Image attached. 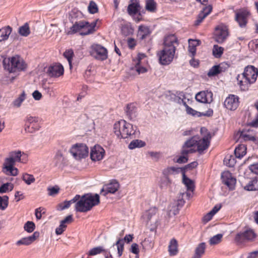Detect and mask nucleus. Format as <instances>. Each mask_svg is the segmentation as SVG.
Wrapping results in <instances>:
<instances>
[{
  "instance_id": "obj_24",
  "label": "nucleus",
  "mask_w": 258,
  "mask_h": 258,
  "mask_svg": "<svg viewBox=\"0 0 258 258\" xmlns=\"http://www.w3.org/2000/svg\"><path fill=\"white\" fill-rule=\"evenodd\" d=\"M201 44V41L199 40L191 39L188 40V51L189 55L191 57H194L196 54L197 47Z\"/></svg>"
},
{
  "instance_id": "obj_11",
  "label": "nucleus",
  "mask_w": 258,
  "mask_h": 258,
  "mask_svg": "<svg viewBox=\"0 0 258 258\" xmlns=\"http://www.w3.org/2000/svg\"><path fill=\"white\" fill-rule=\"evenodd\" d=\"M40 123L37 117L27 115L25 119L24 129L26 132L33 133L40 128Z\"/></svg>"
},
{
  "instance_id": "obj_8",
  "label": "nucleus",
  "mask_w": 258,
  "mask_h": 258,
  "mask_svg": "<svg viewBox=\"0 0 258 258\" xmlns=\"http://www.w3.org/2000/svg\"><path fill=\"white\" fill-rule=\"evenodd\" d=\"M27 68V64L19 55H15L9 58V63L5 69L10 73H15L24 71Z\"/></svg>"
},
{
  "instance_id": "obj_17",
  "label": "nucleus",
  "mask_w": 258,
  "mask_h": 258,
  "mask_svg": "<svg viewBox=\"0 0 258 258\" xmlns=\"http://www.w3.org/2000/svg\"><path fill=\"white\" fill-rule=\"evenodd\" d=\"M64 73V69L60 63H54L50 66L47 70V74L50 77L57 78L62 76Z\"/></svg>"
},
{
  "instance_id": "obj_56",
  "label": "nucleus",
  "mask_w": 258,
  "mask_h": 258,
  "mask_svg": "<svg viewBox=\"0 0 258 258\" xmlns=\"http://www.w3.org/2000/svg\"><path fill=\"white\" fill-rule=\"evenodd\" d=\"M212 9V6L211 5H208L205 6V7L203 9L201 13H203V14L207 17L211 13Z\"/></svg>"
},
{
  "instance_id": "obj_32",
  "label": "nucleus",
  "mask_w": 258,
  "mask_h": 258,
  "mask_svg": "<svg viewBox=\"0 0 258 258\" xmlns=\"http://www.w3.org/2000/svg\"><path fill=\"white\" fill-rule=\"evenodd\" d=\"M126 113L130 119H133L136 116L137 107L133 103H131L127 105Z\"/></svg>"
},
{
  "instance_id": "obj_52",
  "label": "nucleus",
  "mask_w": 258,
  "mask_h": 258,
  "mask_svg": "<svg viewBox=\"0 0 258 258\" xmlns=\"http://www.w3.org/2000/svg\"><path fill=\"white\" fill-rule=\"evenodd\" d=\"M158 212V209L156 207H152L145 212V216L148 220H150L153 216L155 215Z\"/></svg>"
},
{
  "instance_id": "obj_55",
  "label": "nucleus",
  "mask_w": 258,
  "mask_h": 258,
  "mask_svg": "<svg viewBox=\"0 0 258 258\" xmlns=\"http://www.w3.org/2000/svg\"><path fill=\"white\" fill-rule=\"evenodd\" d=\"M186 113L188 114L191 115L192 116H201L202 114L201 112H198L194 109H192L191 107H189V106H187V109L185 110Z\"/></svg>"
},
{
  "instance_id": "obj_54",
  "label": "nucleus",
  "mask_w": 258,
  "mask_h": 258,
  "mask_svg": "<svg viewBox=\"0 0 258 258\" xmlns=\"http://www.w3.org/2000/svg\"><path fill=\"white\" fill-rule=\"evenodd\" d=\"M45 213V209L42 207H39L35 209V215L37 220L41 218L42 215Z\"/></svg>"
},
{
  "instance_id": "obj_46",
  "label": "nucleus",
  "mask_w": 258,
  "mask_h": 258,
  "mask_svg": "<svg viewBox=\"0 0 258 258\" xmlns=\"http://www.w3.org/2000/svg\"><path fill=\"white\" fill-rule=\"evenodd\" d=\"M9 204V197L7 196H0V209L5 210L7 209Z\"/></svg>"
},
{
  "instance_id": "obj_20",
  "label": "nucleus",
  "mask_w": 258,
  "mask_h": 258,
  "mask_svg": "<svg viewBox=\"0 0 258 258\" xmlns=\"http://www.w3.org/2000/svg\"><path fill=\"white\" fill-rule=\"evenodd\" d=\"M104 155V149L99 145H95L91 150L90 157L93 161H100L103 158Z\"/></svg>"
},
{
  "instance_id": "obj_39",
  "label": "nucleus",
  "mask_w": 258,
  "mask_h": 258,
  "mask_svg": "<svg viewBox=\"0 0 258 258\" xmlns=\"http://www.w3.org/2000/svg\"><path fill=\"white\" fill-rule=\"evenodd\" d=\"M105 251V249L104 248V247L103 246H99L91 249L87 253V254L89 256H94L98 254H100Z\"/></svg>"
},
{
  "instance_id": "obj_60",
  "label": "nucleus",
  "mask_w": 258,
  "mask_h": 258,
  "mask_svg": "<svg viewBox=\"0 0 258 258\" xmlns=\"http://www.w3.org/2000/svg\"><path fill=\"white\" fill-rule=\"evenodd\" d=\"M73 221V216L72 215L67 216L64 220H62L60 223L63 225H67L70 224Z\"/></svg>"
},
{
  "instance_id": "obj_36",
  "label": "nucleus",
  "mask_w": 258,
  "mask_h": 258,
  "mask_svg": "<svg viewBox=\"0 0 258 258\" xmlns=\"http://www.w3.org/2000/svg\"><path fill=\"white\" fill-rule=\"evenodd\" d=\"M18 32L22 36L27 37L30 34V29L28 23H25L19 28Z\"/></svg>"
},
{
  "instance_id": "obj_40",
  "label": "nucleus",
  "mask_w": 258,
  "mask_h": 258,
  "mask_svg": "<svg viewBox=\"0 0 258 258\" xmlns=\"http://www.w3.org/2000/svg\"><path fill=\"white\" fill-rule=\"evenodd\" d=\"M26 94L25 91L19 95V96L13 101V105L14 106L19 107L21 106L22 103L25 100Z\"/></svg>"
},
{
  "instance_id": "obj_7",
  "label": "nucleus",
  "mask_w": 258,
  "mask_h": 258,
  "mask_svg": "<svg viewBox=\"0 0 258 258\" xmlns=\"http://www.w3.org/2000/svg\"><path fill=\"white\" fill-rule=\"evenodd\" d=\"M21 153L20 151L12 152L10 153L9 158H6L4 168L6 174L16 176L18 174V170L14 166L16 162H21Z\"/></svg>"
},
{
  "instance_id": "obj_3",
  "label": "nucleus",
  "mask_w": 258,
  "mask_h": 258,
  "mask_svg": "<svg viewBox=\"0 0 258 258\" xmlns=\"http://www.w3.org/2000/svg\"><path fill=\"white\" fill-rule=\"evenodd\" d=\"M258 75V70L253 66H247L242 74V79L240 75L237 77L238 85L241 90L247 91L250 85L253 84L256 80Z\"/></svg>"
},
{
  "instance_id": "obj_12",
  "label": "nucleus",
  "mask_w": 258,
  "mask_h": 258,
  "mask_svg": "<svg viewBox=\"0 0 258 258\" xmlns=\"http://www.w3.org/2000/svg\"><path fill=\"white\" fill-rule=\"evenodd\" d=\"M229 34L227 26L222 24L215 28L214 39L218 43H222L226 40Z\"/></svg>"
},
{
  "instance_id": "obj_10",
  "label": "nucleus",
  "mask_w": 258,
  "mask_h": 258,
  "mask_svg": "<svg viewBox=\"0 0 258 258\" xmlns=\"http://www.w3.org/2000/svg\"><path fill=\"white\" fill-rule=\"evenodd\" d=\"M90 55L97 60L103 61L108 57L107 49L98 44H93L90 47Z\"/></svg>"
},
{
  "instance_id": "obj_35",
  "label": "nucleus",
  "mask_w": 258,
  "mask_h": 258,
  "mask_svg": "<svg viewBox=\"0 0 258 258\" xmlns=\"http://www.w3.org/2000/svg\"><path fill=\"white\" fill-rule=\"evenodd\" d=\"M182 180L186 187L187 190L192 192L195 188L194 183L190 179L186 176L184 173L182 174Z\"/></svg>"
},
{
  "instance_id": "obj_38",
  "label": "nucleus",
  "mask_w": 258,
  "mask_h": 258,
  "mask_svg": "<svg viewBox=\"0 0 258 258\" xmlns=\"http://www.w3.org/2000/svg\"><path fill=\"white\" fill-rule=\"evenodd\" d=\"M157 4L154 0H146V9L150 12H154L156 10Z\"/></svg>"
},
{
  "instance_id": "obj_1",
  "label": "nucleus",
  "mask_w": 258,
  "mask_h": 258,
  "mask_svg": "<svg viewBox=\"0 0 258 258\" xmlns=\"http://www.w3.org/2000/svg\"><path fill=\"white\" fill-rule=\"evenodd\" d=\"M211 135L208 132L202 138L195 136L187 140L182 147L181 154H182L177 159L176 162L178 163H184L187 162L188 158L187 155L198 152L202 154L203 151L207 150L210 144Z\"/></svg>"
},
{
  "instance_id": "obj_45",
  "label": "nucleus",
  "mask_w": 258,
  "mask_h": 258,
  "mask_svg": "<svg viewBox=\"0 0 258 258\" xmlns=\"http://www.w3.org/2000/svg\"><path fill=\"white\" fill-rule=\"evenodd\" d=\"M22 179L28 185H30L35 181V178L34 176L28 173L23 174L22 176Z\"/></svg>"
},
{
  "instance_id": "obj_31",
  "label": "nucleus",
  "mask_w": 258,
  "mask_h": 258,
  "mask_svg": "<svg viewBox=\"0 0 258 258\" xmlns=\"http://www.w3.org/2000/svg\"><path fill=\"white\" fill-rule=\"evenodd\" d=\"M246 146L243 144L239 145L234 150L235 157L241 159L246 153Z\"/></svg>"
},
{
  "instance_id": "obj_26",
  "label": "nucleus",
  "mask_w": 258,
  "mask_h": 258,
  "mask_svg": "<svg viewBox=\"0 0 258 258\" xmlns=\"http://www.w3.org/2000/svg\"><path fill=\"white\" fill-rule=\"evenodd\" d=\"M168 252L170 256H174L178 252V242L175 238L170 240L168 245Z\"/></svg>"
},
{
  "instance_id": "obj_6",
  "label": "nucleus",
  "mask_w": 258,
  "mask_h": 258,
  "mask_svg": "<svg viewBox=\"0 0 258 258\" xmlns=\"http://www.w3.org/2000/svg\"><path fill=\"white\" fill-rule=\"evenodd\" d=\"M114 132L119 139L132 138L135 134L133 125L124 120L115 123L113 126Z\"/></svg>"
},
{
  "instance_id": "obj_37",
  "label": "nucleus",
  "mask_w": 258,
  "mask_h": 258,
  "mask_svg": "<svg viewBox=\"0 0 258 258\" xmlns=\"http://www.w3.org/2000/svg\"><path fill=\"white\" fill-rule=\"evenodd\" d=\"M113 246H116L117 250L118 256H121L123 252L124 249V243L123 240L118 238L116 242L113 244Z\"/></svg>"
},
{
  "instance_id": "obj_58",
  "label": "nucleus",
  "mask_w": 258,
  "mask_h": 258,
  "mask_svg": "<svg viewBox=\"0 0 258 258\" xmlns=\"http://www.w3.org/2000/svg\"><path fill=\"white\" fill-rule=\"evenodd\" d=\"M67 227V225H63L60 223L59 226L55 229V233L57 235L61 234L66 230Z\"/></svg>"
},
{
  "instance_id": "obj_27",
  "label": "nucleus",
  "mask_w": 258,
  "mask_h": 258,
  "mask_svg": "<svg viewBox=\"0 0 258 258\" xmlns=\"http://www.w3.org/2000/svg\"><path fill=\"white\" fill-rule=\"evenodd\" d=\"M146 56L144 54H139L137 57L138 62L136 64V71L139 74H143L147 72V69L141 65V60L145 58Z\"/></svg>"
},
{
  "instance_id": "obj_21",
  "label": "nucleus",
  "mask_w": 258,
  "mask_h": 258,
  "mask_svg": "<svg viewBox=\"0 0 258 258\" xmlns=\"http://www.w3.org/2000/svg\"><path fill=\"white\" fill-rule=\"evenodd\" d=\"M141 6L138 0H130V4L127 9L128 14L131 16L137 14L141 10Z\"/></svg>"
},
{
  "instance_id": "obj_28",
  "label": "nucleus",
  "mask_w": 258,
  "mask_h": 258,
  "mask_svg": "<svg viewBox=\"0 0 258 258\" xmlns=\"http://www.w3.org/2000/svg\"><path fill=\"white\" fill-rule=\"evenodd\" d=\"M12 31V28L7 26L0 29V42L7 40Z\"/></svg>"
},
{
  "instance_id": "obj_44",
  "label": "nucleus",
  "mask_w": 258,
  "mask_h": 258,
  "mask_svg": "<svg viewBox=\"0 0 258 258\" xmlns=\"http://www.w3.org/2000/svg\"><path fill=\"white\" fill-rule=\"evenodd\" d=\"M88 10L89 13L94 14L98 12V7L96 3L91 1L90 2L88 7Z\"/></svg>"
},
{
  "instance_id": "obj_2",
  "label": "nucleus",
  "mask_w": 258,
  "mask_h": 258,
  "mask_svg": "<svg viewBox=\"0 0 258 258\" xmlns=\"http://www.w3.org/2000/svg\"><path fill=\"white\" fill-rule=\"evenodd\" d=\"M178 44V39L174 34H170L165 37L163 48L157 53L160 64L166 66L173 61Z\"/></svg>"
},
{
  "instance_id": "obj_13",
  "label": "nucleus",
  "mask_w": 258,
  "mask_h": 258,
  "mask_svg": "<svg viewBox=\"0 0 258 258\" xmlns=\"http://www.w3.org/2000/svg\"><path fill=\"white\" fill-rule=\"evenodd\" d=\"M255 237V234L252 230L247 229L243 232L237 233L235 237V241L238 244H240L246 241L253 240Z\"/></svg>"
},
{
  "instance_id": "obj_30",
  "label": "nucleus",
  "mask_w": 258,
  "mask_h": 258,
  "mask_svg": "<svg viewBox=\"0 0 258 258\" xmlns=\"http://www.w3.org/2000/svg\"><path fill=\"white\" fill-rule=\"evenodd\" d=\"M80 199V195H76L73 199L70 201H65L63 203H60L58 207V210H63L69 208L71 204L76 203Z\"/></svg>"
},
{
  "instance_id": "obj_64",
  "label": "nucleus",
  "mask_w": 258,
  "mask_h": 258,
  "mask_svg": "<svg viewBox=\"0 0 258 258\" xmlns=\"http://www.w3.org/2000/svg\"><path fill=\"white\" fill-rule=\"evenodd\" d=\"M32 96L35 100H40L42 98L41 93L38 90H35L32 93Z\"/></svg>"
},
{
  "instance_id": "obj_50",
  "label": "nucleus",
  "mask_w": 258,
  "mask_h": 258,
  "mask_svg": "<svg viewBox=\"0 0 258 258\" xmlns=\"http://www.w3.org/2000/svg\"><path fill=\"white\" fill-rule=\"evenodd\" d=\"M59 190L60 188L57 185L50 186L47 188L48 195L49 196H55L59 193Z\"/></svg>"
},
{
  "instance_id": "obj_53",
  "label": "nucleus",
  "mask_w": 258,
  "mask_h": 258,
  "mask_svg": "<svg viewBox=\"0 0 258 258\" xmlns=\"http://www.w3.org/2000/svg\"><path fill=\"white\" fill-rule=\"evenodd\" d=\"M35 228V224L32 221H27L24 226L25 231L29 233L32 232Z\"/></svg>"
},
{
  "instance_id": "obj_61",
  "label": "nucleus",
  "mask_w": 258,
  "mask_h": 258,
  "mask_svg": "<svg viewBox=\"0 0 258 258\" xmlns=\"http://www.w3.org/2000/svg\"><path fill=\"white\" fill-rule=\"evenodd\" d=\"M249 169L251 172L258 174V163H256L250 165Z\"/></svg>"
},
{
  "instance_id": "obj_33",
  "label": "nucleus",
  "mask_w": 258,
  "mask_h": 258,
  "mask_svg": "<svg viewBox=\"0 0 258 258\" xmlns=\"http://www.w3.org/2000/svg\"><path fill=\"white\" fill-rule=\"evenodd\" d=\"M244 189L249 191L258 190V178L255 177L252 178L249 182L244 186Z\"/></svg>"
},
{
  "instance_id": "obj_9",
  "label": "nucleus",
  "mask_w": 258,
  "mask_h": 258,
  "mask_svg": "<svg viewBox=\"0 0 258 258\" xmlns=\"http://www.w3.org/2000/svg\"><path fill=\"white\" fill-rule=\"evenodd\" d=\"M70 152L76 160H80L88 156L89 148L83 143H77L72 146Z\"/></svg>"
},
{
  "instance_id": "obj_16",
  "label": "nucleus",
  "mask_w": 258,
  "mask_h": 258,
  "mask_svg": "<svg viewBox=\"0 0 258 258\" xmlns=\"http://www.w3.org/2000/svg\"><path fill=\"white\" fill-rule=\"evenodd\" d=\"M221 179L223 183L226 185L230 190H233L235 188L236 180L229 171H226L222 172Z\"/></svg>"
},
{
  "instance_id": "obj_34",
  "label": "nucleus",
  "mask_w": 258,
  "mask_h": 258,
  "mask_svg": "<svg viewBox=\"0 0 258 258\" xmlns=\"http://www.w3.org/2000/svg\"><path fill=\"white\" fill-rule=\"evenodd\" d=\"M181 171L182 169L180 168L169 167L163 171V174L168 177L170 175L178 174Z\"/></svg>"
},
{
  "instance_id": "obj_4",
  "label": "nucleus",
  "mask_w": 258,
  "mask_h": 258,
  "mask_svg": "<svg viewBox=\"0 0 258 258\" xmlns=\"http://www.w3.org/2000/svg\"><path fill=\"white\" fill-rule=\"evenodd\" d=\"M100 21L97 19L92 23H89L85 20L76 22L70 28L68 34H74L77 32H80L81 35H87L93 33L96 31V27H99Z\"/></svg>"
},
{
  "instance_id": "obj_51",
  "label": "nucleus",
  "mask_w": 258,
  "mask_h": 258,
  "mask_svg": "<svg viewBox=\"0 0 258 258\" xmlns=\"http://www.w3.org/2000/svg\"><path fill=\"white\" fill-rule=\"evenodd\" d=\"M221 72L220 67L219 66H213L208 73L209 77L215 76L220 74Z\"/></svg>"
},
{
  "instance_id": "obj_43",
  "label": "nucleus",
  "mask_w": 258,
  "mask_h": 258,
  "mask_svg": "<svg viewBox=\"0 0 258 258\" xmlns=\"http://www.w3.org/2000/svg\"><path fill=\"white\" fill-rule=\"evenodd\" d=\"M224 52V48L218 45H214L213 48V54L216 58L220 57Z\"/></svg>"
},
{
  "instance_id": "obj_25",
  "label": "nucleus",
  "mask_w": 258,
  "mask_h": 258,
  "mask_svg": "<svg viewBox=\"0 0 258 258\" xmlns=\"http://www.w3.org/2000/svg\"><path fill=\"white\" fill-rule=\"evenodd\" d=\"M240 137L245 141H254L255 140V136L254 132H253V130L250 129L243 130L241 132Z\"/></svg>"
},
{
  "instance_id": "obj_29",
  "label": "nucleus",
  "mask_w": 258,
  "mask_h": 258,
  "mask_svg": "<svg viewBox=\"0 0 258 258\" xmlns=\"http://www.w3.org/2000/svg\"><path fill=\"white\" fill-rule=\"evenodd\" d=\"M206 245L205 242L200 243L196 248L194 255L191 258H201L205 252Z\"/></svg>"
},
{
  "instance_id": "obj_59",
  "label": "nucleus",
  "mask_w": 258,
  "mask_h": 258,
  "mask_svg": "<svg viewBox=\"0 0 258 258\" xmlns=\"http://www.w3.org/2000/svg\"><path fill=\"white\" fill-rule=\"evenodd\" d=\"M130 251L134 254L138 255L140 252L139 245L136 243H134L132 244Z\"/></svg>"
},
{
  "instance_id": "obj_18",
  "label": "nucleus",
  "mask_w": 258,
  "mask_h": 258,
  "mask_svg": "<svg viewBox=\"0 0 258 258\" xmlns=\"http://www.w3.org/2000/svg\"><path fill=\"white\" fill-rule=\"evenodd\" d=\"M119 188V183L115 180L104 185L101 190V194L106 196L108 194H114Z\"/></svg>"
},
{
  "instance_id": "obj_14",
  "label": "nucleus",
  "mask_w": 258,
  "mask_h": 258,
  "mask_svg": "<svg viewBox=\"0 0 258 258\" xmlns=\"http://www.w3.org/2000/svg\"><path fill=\"white\" fill-rule=\"evenodd\" d=\"M195 98L199 102L210 104L213 101V94L210 90L201 91L196 95Z\"/></svg>"
},
{
  "instance_id": "obj_41",
  "label": "nucleus",
  "mask_w": 258,
  "mask_h": 258,
  "mask_svg": "<svg viewBox=\"0 0 258 258\" xmlns=\"http://www.w3.org/2000/svg\"><path fill=\"white\" fill-rule=\"evenodd\" d=\"M146 144L144 142L139 140H136L132 141L128 145V148L130 149H134L136 148L143 147L145 146Z\"/></svg>"
},
{
  "instance_id": "obj_57",
  "label": "nucleus",
  "mask_w": 258,
  "mask_h": 258,
  "mask_svg": "<svg viewBox=\"0 0 258 258\" xmlns=\"http://www.w3.org/2000/svg\"><path fill=\"white\" fill-rule=\"evenodd\" d=\"M127 46L131 49H134L137 45L136 40L133 38H129L127 40Z\"/></svg>"
},
{
  "instance_id": "obj_63",
  "label": "nucleus",
  "mask_w": 258,
  "mask_h": 258,
  "mask_svg": "<svg viewBox=\"0 0 258 258\" xmlns=\"http://www.w3.org/2000/svg\"><path fill=\"white\" fill-rule=\"evenodd\" d=\"M206 17V16H205V15H204L203 13H200L199 14L197 19L195 22V25H199Z\"/></svg>"
},
{
  "instance_id": "obj_23",
  "label": "nucleus",
  "mask_w": 258,
  "mask_h": 258,
  "mask_svg": "<svg viewBox=\"0 0 258 258\" xmlns=\"http://www.w3.org/2000/svg\"><path fill=\"white\" fill-rule=\"evenodd\" d=\"M151 33L149 27L141 25L139 27L138 31V37L140 40H144L149 37Z\"/></svg>"
},
{
  "instance_id": "obj_15",
  "label": "nucleus",
  "mask_w": 258,
  "mask_h": 258,
  "mask_svg": "<svg viewBox=\"0 0 258 258\" xmlns=\"http://www.w3.org/2000/svg\"><path fill=\"white\" fill-rule=\"evenodd\" d=\"M239 104L238 96L230 94L225 99L224 102V106L228 110H235Z\"/></svg>"
},
{
  "instance_id": "obj_47",
  "label": "nucleus",
  "mask_w": 258,
  "mask_h": 258,
  "mask_svg": "<svg viewBox=\"0 0 258 258\" xmlns=\"http://www.w3.org/2000/svg\"><path fill=\"white\" fill-rule=\"evenodd\" d=\"M222 237V234H218L210 238L209 244L211 245L217 244L221 241Z\"/></svg>"
},
{
  "instance_id": "obj_48",
  "label": "nucleus",
  "mask_w": 258,
  "mask_h": 258,
  "mask_svg": "<svg viewBox=\"0 0 258 258\" xmlns=\"http://www.w3.org/2000/svg\"><path fill=\"white\" fill-rule=\"evenodd\" d=\"M14 188V185L11 183H6L0 186V193H5L12 191Z\"/></svg>"
},
{
  "instance_id": "obj_22",
  "label": "nucleus",
  "mask_w": 258,
  "mask_h": 258,
  "mask_svg": "<svg viewBox=\"0 0 258 258\" xmlns=\"http://www.w3.org/2000/svg\"><path fill=\"white\" fill-rule=\"evenodd\" d=\"M39 236V232L35 231L33 234L28 237H24L18 240L16 244L17 245H28L33 243Z\"/></svg>"
},
{
  "instance_id": "obj_62",
  "label": "nucleus",
  "mask_w": 258,
  "mask_h": 258,
  "mask_svg": "<svg viewBox=\"0 0 258 258\" xmlns=\"http://www.w3.org/2000/svg\"><path fill=\"white\" fill-rule=\"evenodd\" d=\"M248 125L255 128L258 127V115H256L255 118L249 122Z\"/></svg>"
},
{
  "instance_id": "obj_49",
  "label": "nucleus",
  "mask_w": 258,
  "mask_h": 258,
  "mask_svg": "<svg viewBox=\"0 0 258 258\" xmlns=\"http://www.w3.org/2000/svg\"><path fill=\"white\" fill-rule=\"evenodd\" d=\"M63 56L66 58L69 62L70 68L72 67V61L73 57L74 56V51L72 49H68L63 53Z\"/></svg>"
},
{
  "instance_id": "obj_5",
  "label": "nucleus",
  "mask_w": 258,
  "mask_h": 258,
  "mask_svg": "<svg viewBox=\"0 0 258 258\" xmlns=\"http://www.w3.org/2000/svg\"><path fill=\"white\" fill-rule=\"evenodd\" d=\"M100 203V198L98 194H87L83 195L76 202L75 210L77 212L85 213Z\"/></svg>"
},
{
  "instance_id": "obj_42",
  "label": "nucleus",
  "mask_w": 258,
  "mask_h": 258,
  "mask_svg": "<svg viewBox=\"0 0 258 258\" xmlns=\"http://www.w3.org/2000/svg\"><path fill=\"white\" fill-rule=\"evenodd\" d=\"M224 163L227 166L232 167L235 165L236 160L233 156L227 155L224 159Z\"/></svg>"
},
{
  "instance_id": "obj_19",
  "label": "nucleus",
  "mask_w": 258,
  "mask_h": 258,
  "mask_svg": "<svg viewBox=\"0 0 258 258\" xmlns=\"http://www.w3.org/2000/svg\"><path fill=\"white\" fill-rule=\"evenodd\" d=\"M250 16V13L246 10H241L236 13L235 20L238 23L240 27L246 26L248 18Z\"/></svg>"
}]
</instances>
